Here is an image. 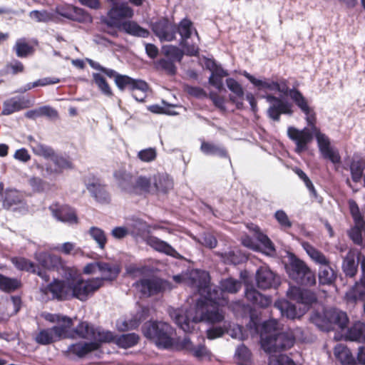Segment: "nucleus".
Segmentation results:
<instances>
[{"instance_id":"nucleus-40","label":"nucleus","mask_w":365,"mask_h":365,"mask_svg":"<svg viewBox=\"0 0 365 365\" xmlns=\"http://www.w3.org/2000/svg\"><path fill=\"white\" fill-rule=\"evenodd\" d=\"M346 338L365 344V324L361 322L354 323L347 331Z\"/></svg>"},{"instance_id":"nucleus-46","label":"nucleus","mask_w":365,"mask_h":365,"mask_svg":"<svg viewBox=\"0 0 365 365\" xmlns=\"http://www.w3.org/2000/svg\"><path fill=\"white\" fill-rule=\"evenodd\" d=\"M235 356L238 365H252V353L243 344L237 346Z\"/></svg>"},{"instance_id":"nucleus-30","label":"nucleus","mask_w":365,"mask_h":365,"mask_svg":"<svg viewBox=\"0 0 365 365\" xmlns=\"http://www.w3.org/2000/svg\"><path fill=\"white\" fill-rule=\"evenodd\" d=\"M117 29L118 31L124 32L134 37L148 38L150 36V31L147 29L140 26L134 21H124Z\"/></svg>"},{"instance_id":"nucleus-33","label":"nucleus","mask_w":365,"mask_h":365,"mask_svg":"<svg viewBox=\"0 0 365 365\" xmlns=\"http://www.w3.org/2000/svg\"><path fill=\"white\" fill-rule=\"evenodd\" d=\"M200 149V151L206 155H214L220 158L230 159V155L227 149L223 146L214 143L213 142L202 140Z\"/></svg>"},{"instance_id":"nucleus-9","label":"nucleus","mask_w":365,"mask_h":365,"mask_svg":"<svg viewBox=\"0 0 365 365\" xmlns=\"http://www.w3.org/2000/svg\"><path fill=\"white\" fill-rule=\"evenodd\" d=\"M103 286V279L99 277L88 280H71V299L76 298L81 301H86L90 294H93Z\"/></svg>"},{"instance_id":"nucleus-11","label":"nucleus","mask_w":365,"mask_h":365,"mask_svg":"<svg viewBox=\"0 0 365 365\" xmlns=\"http://www.w3.org/2000/svg\"><path fill=\"white\" fill-rule=\"evenodd\" d=\"M348 205L354 222L348 232V236L355 245L361 246L363 245L362 233L365 232V220L355 200L350 199Z\"/></svg>"},{"instance_id":"nucleus-35","label":"nucleus","mask_w":365,"mask_h":365,"mask_svg":"<svg viewBox=\"0 0 365 365\" xmlns=\"http://www.w3.org/2000/svg\"><path fill=\"white\" fill-rule=\"evenodd\" d=\"M130 195H142L150 192L152 180L150 178L139 175L135 178Z\"/></svg>"},{"instance_id":"nucleus-45","label":"nucleus","mask_w":365,"mask_h":365,"mask_svg":"<svg viewBox=\"0 0 365 365\" xmlns=\"http://www.w3.org/2000/svg\"><path fill=\"white\" fill-rule=\"evenodd\" d=\"M140 340V336L135 333L123 334L116 336L115 344L123 349H128L135 346Z\"/></svg>"},{"instance_id":"nucleus-63","label":"nucleus","mask_w":365,"mask_h":365,"mask_svg":"<svg viewBox=\"0 0 365 365\" xmlns=\"http://www.w3.org/2000/svg\"><path fill=\"white\" fill-rule=\"evenodd\" d=\"M158 65L169 76H174L177 73V68L171 60L161 58L158 61Z\"/></svg>"},{"instance_id":"nucleus-47","label":"nucleus","mask_w":365,"mask_h":365,"mask_svg":"<svg viewBox=\"0 0 365 365\" xmlns=\"http://www.w3.org/2000/svg\"><path fill=\"white\" fill-rule=\"evenodd\" d=\"M277 325L278 322L274 319L266 321L262 324L260 334L261 344L264 342V338H272L279 332Z\"/></svg>"},{"instance_id":"nucleus-54","label":"nucleus","mask_w":365,"mask_h":365,"mask_svg":"<svg viewBox=\"0 0 365 365\" xmlns=\"http://www.w3.org/2000/svg\"><path fill=\"white\" fill-rule=\"evenodd\" d=\"M162 52L165 56L170 58V60L173 61L181 62L184 56L183 51L173 45L163 46L162 47Z\"/></svg>"},{"instance_id":"nucleus-31","label":"nucleus","mask_w":365,"mask_h":365,"mask_svg":"<svg viewBox=\"0 0 365 365\" xmlns=\"http://www.w3.org/2000/svg\"><path fill=\"white\" fill-rule=\"evenodd\" d=\"M99 349L98 344L96 342L80 341L71 344L68 347V352L78 358H83L89 353Z\"/></svg>"},{"instance_id":"nucleus-4","label":"nucleus","mask_w":365,"mask_h":365,"mask_svg":"<svg viewBox=\"0 0 365 365\" xmlns=\"http://www.w3.org/2000/svg\"><path fill=\"white\" fill-rule=\"evenodd\" d=\"M203 277L197 284V291L201 296L198 300L206 301V306H225L228 300L221 287L210 284L209 276L203 274Z\"/></svg>"},{"instance_id":"nucleus-21","label":"nucleus","mask_w":365,"mask_h":365,"mask_svg":"<svg viewBox=\"0 0 365 365\" xmlns=\"http://www.w3.org/2000/svg\"><path fill=\"white\" fill-rule=\"evenodd\" d=\"M11 261L18 270L37 274L46 282L50 279V277L47 272L42 270L38 265L27 258L24 257H14L11 258Z\"/></svg>"},{"instance_id":"nucleus-50","label":"nucleus","mask_w":365,"mask_h":365,"mask_svg":"<svg viewBox=\"0 0 365 365\" xmlns=\"http://www.w3.org/2000/svg\"><path fill=\"white\" fill-rule=\"evenodd\" d=\"M347 302L356 304L358 301H364L365 299V288L358 282L352 287L351 290L346 294Z\"/></svg>"},{"instance_id":"nucleus-59","label":"nucleus","mask_w":365,"mask_h":365,"mask_svg":"<svg viewBox=\"0 0 365 365\" xmlns=\"http://www.w3.org/2000/svg\"><path fill=\"white\" fill-rule=\"evenodd\" d=\"M274 217L279 225L282 230L286 231L292 227V222L284 210H277L274 215Z\"/></svg>"},{"instance_id":"nucleus-64","label":"nucleus","mask_w":365,"mask_h":365,"mask_svg":"<svg viewBox=\"0 0 365 365\" xmlns=\"http://www.w3.org/2000/svg\"><path fill=\"white\" fill-rule=\"evenodd\" d=\"M21 202V199L16 191H8L5 194L3 201L4 206L9 208L12 205H18Z\"/></svg>"},{"instance_id":"nucleus-6","label":"nucleus","mask_w":365,"mask_h":365,"mask_svg":"<svg viewBox=\"0 0 365 365\" xmlns=\"http://www.w3.org/2000/svg\"><path fill=\"white\" fill-rule=\"evenodd\" d=\"M314 319L319 327L327 331L336 327L344 329L349 323L346 313L336 308L326 309L322 314H316Z\"/></svg>"},{"instance_id":"nucleus-43","label":"nucleus","mask_w":365,"mask_h":365,"mask_svg":"<svg viewBox=\"0 0 365 365\" xmlns=\"http://www.w3.org/2000/svg\"><path fill=\"white\" fill-rule=\"evenodd\" d=\"M342 270L346 277H354L357 273L358 262L355 261L354 255L349 252L344 258Z\"/></svg>"},{"instance_id":"nucleus-34","label":"nucleus","mask_w":365,"mask_h":365,"mask_svg":"<svg viewBox=\"0 0 365 365\" xmlns=\"http://www.w3.org/2000/svg\"><path fill=\"white\" fill-rule=\"evenodd\" d=\"M96 266L98 270L104 274V277L101 278L103 279V282L115 280L121 270L120 266L116 263L98 262L96 263Z\"/></svg>"},{"instance_id":"nucleus-1","label":"nucleus","mask_w":365,"mask_h":365,"mask_svg":"<svg viewBox=\"0 0 365 365\" xmlns=\"http://www.w3.org/2000/svg\"><path fill=\"white\" fill-rule=\"evenodd\" d=\"M145 337L155 341L160 348L170 349L174 344L175 329L167 322L162 321H148L142 327Z\"/></svg>"},{"instance_id":"nucleus-3","label":"nucleus","mask_w":365,"mask_h":365,"mask_svg":"<svg viewBox=\"0 0 365 365\" xmlns=\"http://www.w3.org/2000/svg\"><path fill=\"white\" fill-rule=\"evenodd\" d=\"M307 125L310 126L314 133L319 150L324 159L329 160L335 166L341 163V155L337 150L331 146V142L328 136L322 133L320 128L317 125V114L307 120Z\"/></svg>"},{"instance_id":"nucleus-15","label":"nucleus","mask_w":365,"mask_h":365,"mask_svg":"<svg viewBox=\"0 0 365 365\" xmlns=\"http://www.w3.org/2000/svg\"><path fill=\"white\" fill-rule=\"evenodd\" d=\"M307 126L302 130L294 126L287 128V136L295 143V151L297 153L307 150L308 145L313 140L314 133L310 126Z\"/></svg>"},{"instance_id":"nucleus-13","label":"nucleus","mask_w":365,"mask_h":365,"mask_svg":"<svg viewBox=\"0 0 365 365\" xmlns=\"http://www.w3.org/2000/svg\"><path fill=\"white\" fill-rule=\"evenodd\" d=\"M294 342L295 338L292 333L279 332L272 338H264L262 347L267 353H276L290 349Z\"/></svg>"},{"instance_id":"nucleus-20","label":"nucleus","mask_w":365,"mask_h":365,"mask_svg":"<svg viewBox=\"0 0 365 365\" xmlns=\"http://www.w3.org/2000/svg\"><path fill=\"white\" fill-rule=\"evenodd\" d=\"M73 334H64V328L61 327H53L51 328L41 329L35 336V341L41 345H48L53 343L56 339L67 337H73Z\"/></svg>"},{"instance_id":"nucleus-62","label":"nucleus","mask_w":365,"mask_h":365,"mask_svg":"<svg viewBox=\"0 0 365 365\" xmlns=\"http://www.w3.org/2000/svg\"><path fill=\"white\" fill-rule=\"evenodd\" d=\"M137 156L142 162L150 163L156 159L157 151L155 148H148L140 150Z\"/></svg>"},{"instance_id":"nucleus-42","label":"nucleus","mask_w":365,"mask_h":365,"mask_svg":"<svg viewBox=\"0 0 365 365\" xmlns=\"http://www.w3.org/2000/svg\"><path fill=\"white\" fill-rule=\"evenodd\" d=\"M307 255L312 260L319 266V267L331 264V260L322 251L315 248L314 246L307 244L304 247Z\"/></svg>"},{"instance_id":"nucleus-44","label":"nucleus","mask_w":365,"mask_h":365,"mask_svg":"<svg viewBox=\"0 0 365 365\" xmlns=\"http://www.w3.org/2000/svg\"><path fill=\"white\" fill-rule=\"evenodd\" d=\"M149 227L146 222L140 219L132 220L128 227L130 235L135 237H143L145 234L150 232Z\"/></svg>"},{"instance_id":"nucleus-27","label":"nucleus","mask_w":365,"mask_h":365,"mask_svg":"<svg viewBox=\"0 0 365 365\" xmlns=\"http://www.w3.org/2000/svg\"><path fill=\"white\" fill-rule=\"evenodd\" d=\"M31 101L24 97L15 96L4 101L1 115H9L21 110L29 108Z\"/></svg>"},{"instance_id":"nucleus-53","label":"nucleus","mask_w":365,"mask_h":365,"mask_svg":"<svg viewBox=\"0 0 365 365\" xmlns=\"http://www.w3.org/2000/svg\"><path fill=\"white\" fill-rule=\"evenodd\" d=\"M88 234L96 242L101 249L103 250L105 248L108 239L104 230L98 227L93 226L89 229Z\"/></svg>"},{"instance_id":"nucleus-8","label":"nucleus","mask_w":365,"mask_h":365,"mask_svg":"<svg viewBox=\"0 0 365 365\" xmlns=\"http://www.w3.org/2000/svg\"><path fill=\"white\" fill-rule=\"evenodd\" d=\"M224 319V312L220 310L219 306H206V301H197L193 322H205L208 324H215L223 322Z\"/></svg>"},{"instance_id":"nucleus-25","label":"nucleus","mask_w":365,"mask_h":365,"mask_svg":"<svg viewBox=\"0 0 365 365\" xmlns=\"http://www.w3.org/2000/svg\"><path fill=\"white\" fill-rule=\"evenodd\" d=\"M86 187L97 202L102 204L110 202V195L106 189V185L101 183L99 179L93 178V181L87 182Z\"/></svg>"},{"instance_id":"nucleus-57","label":"nucleus","mask_w":365,"mask_h":365,"mask_svg":"<svg viewBox=\"0 0 365 365\" xmlns=\"http://www.w3.org/2000/svg\"><path fill=\"white\" fill-rule=\"evenodd\" d=\"M170 317L174 319L175 322L185 331H190V320L187 316L182 314L181 310H174L170 312Z\"/></svg>"},{"instance_id":"nucleus-5","label":"nucleus","mask_w":365,"mask_h":365,"mask_svg":"<svg viewBox=\"0 0 365 365\" xmlns=\"http://www.w3.org/2000/svg\"><path fill=\"white\" fill-rule=\"evenodd\" d=\"M277 83L278 84L277 91L290 97L294 104L304 114L306 121L317 114L314 108L309 105L308 99L304 96L299 90L289 88L287 79L280 78L277 81Z\"/></svg>"},{"instance_id":"nucleus-19","label":"nucleus","mask_w":365,"mask_h":365,"mask_svg":"<svg viewBox=\"0 0 365 365\" xmlns=\"http://www.w3.org/2000/svg\"><path fill=\"white\" fill-rule=\"evenodd\" d=\"M49 210L53 216L58 221L71 225L78 223L76 210L68 205L52 204L49 207Z\"/></svg>"},{"instance_id":"nucleus-52","label":"nucleus","mask_w":365,"mask_h":365,"mask_svg":"<svg viewBox=\"0 0 365 365\" xmlns=\"http://www.w3.org/2000/svg\"><path fill=\"white\" fill-rule=\"evenodd\" d=\"M220 286L225 294V292L230 294L237 293L240 289L242 284L240 281L232 277H229L222 279L220 281Z\"/></svg>"},{"instance_id":"nucleus-18","label":"nucleus","mask_w":365,"mask_h":365,"mask_svg":"<svg viewBox=\"0 0 365 365\" xmlns=\"http://www.w3.org/2000/svg\"><path fill=\"white\" fill-rule=\"evenodd\" d=\"M50 160L51 163H46L45 165L47 175H60L64 170L74 168L73 163L69 156L56 153Z\"/></svg>"},{"instance_id":"nucleus-37","label":"nucleus","mask_w":365,"mask_h":365,"mask_svg":"<svg viewBox=\"0 0 365 365\" xmlns=\"http://www.w3.org/2000/svg\"><path fill=\"white\" fill-rule=\"evenodd\" d=\"M114 177L117 180L118 185L120 190L130 195L135 176L130 173L124 170H118L114 173Z\"/></svg>"},{"instance_id":"nucleus-56","label":"nucleus","mask_w":365,"mask_h":365,"mask_svg":"<svg viewBox=\"0 0 365 365\" xmlns=\"http://www.w3.org/2000/svg\"><path fill=\"white\" fill-rule=\"evenodd\" d=\"M32 150L36 155L43 157L45 159H51L56 153L52 147L41 143H37L33 146Z\"/></svg>"},{"instance_id":"nucleus-60","label":"nucleus","mask_w":365,"mask_h":365,"mask_svg":"<svg viewBox=\"0 0 365 365\" xmlns=\"http://www.w3.org/2000/svg\"><path fill=\"white\" fill-rule=\"evenodd\" d=\"M116 336L113 334V332L110 331H98L97 336L98 339L94 341H91L92 342H96L98 344L99 349L103 343H114L116 341Z\"/></svg>"},{"instance_id":"nucleus-61","label":"nucleus","mask_w":365,"mask_h":365,"mask_svg":"<svg viewBox=\"0 0 365 365\" xmlns=\"http://www.w3.org/2000/svg\"><path fill=\"white\" fill-rule=\"evenodd\" d=\"M206 67L209 69L212 74L218 77H225L229 75L228 72L225 70L220 65H218L215 60L208 59L205 63Z\"/></svg>"},{"instance_id":"nucleus-38","label":"nucleus","mask_w":365,"mask_h":365,"mask_svg":"<svg viewBox=\"0 0 365 365\" xmlns=\"http://www.w3.org/2000/svg\"><path fill=\"white\" fill-rule=\"evenodd\" d=\"M334 354L342 365H356V360L350 349L343 344H337L334 349Z\"/></svg>"},{"instance_id":"nucleus-32","label":"nucleus","mask_w":365,"mask_h":365,"mask_svg":"<svg viewBox=\"0 0 365 365\" xmlns=\"http://www.w3.org/2000/svg\"><path fill=\"white\" fill-rule=\"evenodd\" d=\"M349 170L351 180L354 182H359L364 176L365 157L360 154L354 153L350 163Z\"/></svg>"},{"instance_id":"nucleus-17","label":"nucleus","mask_w":365,"mask_h":365,"mask_svg":"<svg viewBox=\"0 0 365 365\" xmlns=\"http://www.w3.org/2000/svg\"><path fill=\"white\" fill-rule=\"evenodd\" d=\"M266 99L271 103L267 110V115L272 120L279 122L282 114L292 115V104L289 102L272 94L267 95Z\"/></svg>"},{"instance_id":"nucleus-23","label":"nucleus","mask_w":365,"mask_h":365,"mask_svg":"<svg viewBox=\"0 0 365 365\" xmlns=\"http://www.w3.org/2000/svg\"><path fill=\"white\" fill-rule=\"evenodd\" d=\"M135 285L143 295L147 297L158 294L163 289L162 281L157 278L141 279Z\"/></svg>"},{"instance_id":"nucleus-41","label":"nucleus","mask_w":365,"mask_h":365,"mask_svg":"<svg viewBox=\"0 0 365 365\" xmlns=\"http://www.w3.org/2000/svg\"><path fill=\"white\" fill-rule=\"evenodd\" d=\"M152 183L158 192L163 193L168 192L173 187V180L167 174L163 173L155 175Z\"/></svg>"},{"instance_id":"nucleus-48","label":"nucleus","mask_w":365,"mask_h":365,"mask_svg":"<svg viewBox=\"0 0 365 365\" xmlns=\"http://www.w3.org/2000/svg\"><path fill=\"white\" fill-rule=\"evenodd\" d=\"M274 307L281 311L282 316L288 319H294L298 317L295 305L288 301H277L274 303Z\"/></svg>"},{"instance_id":"nucleus-14","label":"nucleus","mask_w":365,"mask_h":365,"mask_svg":"<svg viewBox=\"0 0 365 365\" xmlns=\"http://www.w3.org/2000/svg\"><path fill=\"white\" fill-rule=\"evenodd\" d=\"M194 26L192 21L184 18L177 24V33L180 36V46L185 50L189 56H196L199 53V48L195 44H189L187 40L191 37Z\"/></svg>"},{"instance_id":"nucleus-51","label":"nucleus","mask_w":365,"mask_h":365,"mask_svg":"<svg viewBox=\"0 0 365 365\" xmlns=\"http://www.w3.org/2000/svg\"><path fill=\"white\" fill-rule=\"evenodd\" d=\"M21 287V282L20 280L15 278H10L2 274L0 290L4 292L11 293L17 290Z\"/></svg>"},{"instance_id":"nucleus-22","label":"nucleus","mask_w":365,"mask_h":365,"mask_svg":"<svg viewBox=\"0 0 365 365\" xmlns=\"http://www.w3.org/2000/svg\"><path fill=\"white\" fill-rule=\"evenodd\" d=\"M287 295L289 299L305 305H312L317 300V296L313 292L296 286L290 287L287 290Z\"/></svg>"},{"instance_id":"nucleus-39","label":"nucleus","mask_w":365,"mask_h":365,"mask_svg":"<svg viewBox=\"0 0 365 365\" xmlns=\"http://www.w3.org/2000/svg\"><path fill=\"white\" fill-rule=\"evenodd\" d=\"M336 277L337 273L332 267L331 263L319 267V281L321 284L331 285L335 282Z\"/></svg>"},{"instance_id":"nucleus-10","label":"nucleus","mask_w":365,"mask_h":365,"mask_svg":"<svg viewBox=\"0 0 365 365\" xmlns=\"http://www.w3.org/2000/svg\"><path fill=\"white\" fill-rule=\"evenodd\" d=\"M112 6L103 22L108 27L118 28L124 21L123 19H131L133 16L134 11L126 2L112 1Z\"/></svg>"},{"instance_id":"nucleus-7","label":"nucleus","mask_w":365,"mask_h":365,"mask_svg":"<svg viewBox=\"0 0 365 365\" xmlns=\"http://www.w3.org/2000/svg\"><path fill=\"white\" fill-rule=\"evenodd\" d=\"M36 259L39 267L46 272V270L57 271L67 279L73 278L76 274V271L67 267L62 258L58 255L43 253L40 254Z\"/></svg>"},{"instance_id":"nucleus-26","label":"nucleus","mask_w":365,"mask_h":365,"mask_svg":"<svg viewBox=\"0 0 365 365\" xmlns=\"http://www.w3.org/2000/svg\"><path fill=\"white\" fill-rule=\"evenodd\" d=\"M257 286L262 289H267L276 287L279 280L276 274L269 269L260 267L256 272Z\"/></svg>"},{"instance_id":"nucleus-36","label":"nucleus","mask_w":365,"mask_h":365,"mask_svg":"<svg viewBox=\"0 0 365 365\" xmlns=\"http://www.w3.org/2000/svg\"><path fill=\"white\" fill-rule=\"evenodd\" d=\"M69 334H73L72 339L78 337L83 339H96V331L93 327L87 322H81L71 331L69 329Z\"/></svg>"},{"instance_id":"nucleus-2","label":"nucleus","mask_w":365,"mask_h":365,"mask_svg":"<svg viewBox=\"0 0 365 365\" xmlns=\"http://www.w3.org/2000/svg\"><path fill=\"white\" fill-rule=\"evenodd\" d=\"M285 269L289 277L297 284L311 287L316 284L315 273L304 261L294 254L289 256Z\"/></svg>"},{"instance_id":"nucleus-16","label":"nucleus","mask_w":365,"mask_h":365,"mask_svg":"<svg viewBox=\"0 0 365 365\" xmlns=\"http://www.w3.org/2000/svg\"><path fill=\"white\" fill-rule=\"evenodd\" d=\"M154 34L163 41H173L176 39L177 24L168 17L159 18L151 25Z\"/></svg>"},{"instance_id":"nucleus-12","label":"nucleus","mask_w":365,"mask_h":365,"mask_svg":"<svg viewBox=\"0 0 365 365\" xmlns=\"http://www.w3.org/2000/svg\"><path fill=\"white\" fill-rule=\"evenodd\" d=\"M43 292L52 300H70L72 293L71 281L54 279L44 287Z\"/></svg>"},{"instance_id":"nucleus-58","label":"nucleus","mask_w":365,"mask_h":365,"mask_svg":"<svg viewBox=\"0 0 365 365\" xmlns=\"http://www.w3.org/2000/svg\"><path fill=\"white\" fill-rule=\"evenodd\" d=\"M225 263L229 264H238L242 262V255L240 251H229L219 254Z\"/></svg>"},{"instance_id":"nucleus-28","label":"nucleus","mask_w":365,"mask_h":365,"mask_svg":"<svg viewBox=\"0 0 365 365\" xmlns=\"http://www.w3.org/2000/svg\"><path fill=\"white\" fill-rule=\"evenodd\" d=\"M145 243L155 250L167 255L178 257V252L168 242L153 235H148L145 239Z\"/></svg>"},{"instance_id":"nucleus-29","label":"nucleus","mask_w":365,"mask_h":365,"mask_svg":"<svg viewBox=\"0 0 365 365\" xmlns=\"http://www.w3.org/2000/svg\"><path fill=\"white\" fill-rule=\"evenodd\" d=\"M245 297L252 305L261 308L268 307L272 304L270 297L261 294L252 286L246 287Z\"/></svg>"},{"instance_id":"nucleus-55","label":"nucleus","mask_w":365,"mask_h":365,"mask_svg":"<svg viewBox=\"0 0 365 365\" xmlns=\"http://www.w3.org/2000/svg\"><path fill=\"white\" fill-rule=\"evenodd\" d=\"M93 80L103 94L109 97L113 95L106 79L101 74L96 73H93Z\"/></svg>"},{"instance_id":"nucleus-49","label":"nucleus","mask_w":365,"mask_h":365,"mask_svg":"<svg viewBox=\"0 0 365 365\" xmlns=\"http://www.w3.org/2000/svg\"><path fill=\"white\" fill-rule=\"evenodd\" d=\"M46 319L51 322H56L59 324L56 327H61L64 328V334L70 335L69 329H71L73 326V321L70 317L61 314H49L46 317Z\"/></svg>"},{"instance_id":"nucleus-24","label":"nucleus","mask_w":365,"mask_h":365,"mask_svg":"<svg viewBox=\"0 0 365 365\" xmlns=\"http://www.w3.org/2000/svg\"><path fill=\"white\" fill-rule=\"evenodd\" d=\"M116 86L120 91L128 89L133 91L135 90L146 93L149 88L148 84L143 80L135 79L127 75L118 76L116 80Z\"/></svg>"}]
</instances>
